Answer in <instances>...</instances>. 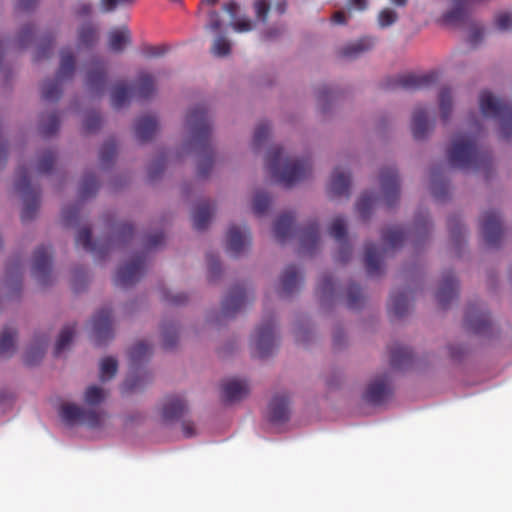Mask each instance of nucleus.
I'll return each instance as SVG.
<instances>
[{
  "instance_id": "nucleus-1",
  "label": "nucleus",
  "mask_w": 512,
  "mask_h": 512,
  "mask_svg": "<svg viewBox=\"0 0 512 512\" xmlns=\"http://www.w3.org/2000/svg\"><path fill=\"white\" fill-rule=\"evenodd\" d=\"M185 123L191 134L192 143L201 154L197 174L199 177H206L213 166V157L209 146L211 124L206 107L204 105H197L190 109Z\"/></svg>"
},
{
  "instance_id": "nucleus-2",
  "label": "nucleus",
  "mask_w": 512,
  "mask_h": 512,
  "mask_svg": "<svg viewBox=\"0 0 512 512\" xmlns=\"http://www.w3.org/2000/svg\"><path fill=\"white\" fill-rule=\"evenodd\" d=\"M447 157L452 167L463 170H488L492 163L491 154L478 147L475 135H457Z\"/></svg>"
},
{
  "instance_id": "nucleus-3",
  "label": "nucleus",
  "mask_w": 512,
  "mask_h": 512,
  "mask_svg": "<svg viewBox=\"0 0 512 512\" xmlns=\"http://www.w3.org/2000/svg\"><path fill=\"white\" fill-rule=\"evenodd\" d=\"M266 169L276 182L289 188L310 175L311 163L308 159L284 157L283 149L274 146L267 153Z\"/></svg>"
},
{
  "instance_id": "nucleus-4",
  "label": "nucleus",
  "mask_w": 512,
  "mask_h": 512,
  "mask_svg": "<svg viewBox=\"0 0 512 512\" xmlns=\"http://www.w3.org/2000/svg\"><path fill=\"white\" fill-rule=\"evenodd\" d=\"M479 106L483 116L499 121L500 137L504 140L510 139L512 137V103L484 90L479 96Z\"/></svg>"
},
{
  "instance_id": "nucleus-5",
  "label": "nucleus",
  "mask_w": 512,
  "mask_h": 512,
  "mask_svg": "<svg viewBox=\"0 0 512 512\" xmlns=\"http://www.w3.org/2000/svg\"><path fill=\"white\" fill-rule=\"evenodd\" d=\"M156 91L155 79L147 72H141L133 88H129L124 82L114 85L111 92V104L113 108L120 109L125 106L134 95L138 99L146 100Z\"/></svg>"
},
{
  "instance_id": "nucleus-6",
  "label": "nucleus",
  "mask_w": 512,
  "mask_h": 512,
  "mask_svg": "<svg viewBox=\"0 0 512 512\" xmlns=\"http://www.w3.org/2000/svg\"><path fill=\"white\" fill-rule=\"evenodd\" d=\"M15 189L22 195L23 209L21 220L31 221L36 217L40 205V191L32 186L26 167L19 166L16 171Z\"/></svg>"
},
{
  "instance_id": "nucleus-7",
  "label": "nucleus",
  "mask_w": 512,
  "mask_h": 512,
  "mask_svg": "<svg viewBox=\"0 0 512 512\" xmlns=\"http://www.w3.org/2000/svg\"><path fill=\"white\" fill-rule=\"evenodd\" d=\"M75 70V57L70 49L61 51L60 67L56 78L47 80L42 85L41 97L47 102H56L62 95L61 81L70 79Z\"/></svg>"
},
{
  "instance_id": "nucleus-8",
  "label": "nucleus",
  "mask_w": 512,
  "mask_h": 512,
  "mask_svg": "<svg viewBox=\"0 0 512 512\" xmlns=\"http://www.w3.org/2000/svg\"><path fill=\"white\" fill-rule=\"evenodd\" d=\"M439 80L438 72L431 71L425 74H402L392 78H388L383 83L385 90H405L415 91L420 89L429 88L436 84Z\"/></svg>"
},
{
  "instance_id": "nucleus-9",
  "label": "nucleus",
  "mask_w": 512,
  "mask_h": 512,
  "mask_svg": "<svg viewBox=\"0 0 512 512\" xmlns=\"http://www.w3.org/2000/svg\"><path fill=\"white\" fill-rule=\"evenodd\" d=\"M254 353L263 359L270 356L277 346L275 323L272 318L264 319L252 336Z\"/></svg>"
},
{
  "instance_id": "nucleus-10",
  "label": "nucleus",
  "mask_w": 512,
  "mask_h": 512,
  "mask_svg": "<svg viewBox=\"0 0 512 512\" xmlns=\"http://www.w3.org/2000/svg\"><path fill=\"white\" fill-rule=\"evenodd\" d=\"M146 270V255H134L128 262L120 266L116 272L114 283L116 286L128 288L137 283Z\"/></svg>"
},
{
  "instance_id": "nucleus-11",
  "label": "nucleus",
  "mask_w": 512,
  "mask_h": 512,
  "mask_svg": "<svg viewBox=\"0 0 512 512\" xmlns=\"http://www.w3.org/2000/svg\"><path fill=\"white\" fill-rule=\"evenodd\" d=\"M60 417L67 425L80 422L95 428L101 424V415L98 412L91 409H82L72 403H66L61 406Z\"/></svg>"
},
{
  "instance_id": "nucleus-12",
  "label": "nucleus",
  "mask_w": 512,
  "mask_h": 512,
  "mask_svg": "<svg viewBox=\"0 0 512 512\" xmlns=\"http://www.w3.org/2000/svg\"><path fill=\"white\" fill-rule=\"evenodd\" d=\"M32 275L43 286L51 282L52 250L50 246H39L33 255Z\"/></svg>"
},
{
  "instance_id": "nucleus-13",
  "label": "nucleus",
  "mask_w": 512,
  "mask_h": 512,
  "mask_svg": "<svg viewBox=\"0 0 512 512\" xmlns=\"http://www.w3.org/2000/svg\"><path fill=\"white\" fill-rule=\"evenodd\" d=\"M481 233L488 247H497L503 235L500 214L495 210L483 213L481 217Z\"/></svg>"
},
{
  "instance_id": "nucleus-14",
  "label": "nucleus",
  "mask_w": 512,
  "mask_h": 512,
  "mask_svg": "<svg viewBox=\"0 0 512 512\" xmlns=\"http://www.w3.org/2000/svg\"><path fill=\"white\" fill-rule=\"evenodd\" d=\"M92 333L96 345H105L113 338L112 310L110 308L100 309L92 319Z\"/></svg>"
},
{
  "instance_id": "nucleus-15",
  "label": "nucleus",
  "mask_w": 512,
  "mask_h": 512,
  "mask_svg": "<svg viewBox=\"0 0 512 512\" xmlns=\"http://www.w3.org/2000/svg\"><path fill=\"white\" fill-rule=\"evenodd\" d=\"M464 324L468 331L478 335L487 334L491 328L490 316L480 304L468 306Z\"/></svg>"
},
{
  "instance_id": "nucleus-16",
  "label": "nucleus",
  "mask_w": 512,
  "mask_h": 512,
  "mask_svg": "<svg viewBox=\"0 0 512 512\" xmlns=\"http://www.w3.org/2000/svg\"><path fill=\"white\" fill-rule=\"evenodd\" d=\"M329 234L339 244V250L335 256L336 261L346 263L352 255V247L347 239L346 221L343 217L337 216L332 220Z\"/></svg>"
},
{
  "instance_id": "nucleus-17",
  "label": "nucleus",
  "mask_w": 512,
  "mask_h": 512,
  "mask_svg": "<svg viewBox=\"0 0 512 512\" xmlns=\"http://www.w3.org/2000/svg\"><path fill=\"white\" fill-rule=\"evenodd\" d=\"M380 185L386 206H394L400 195V182L397 170L393 167L383 168L380 172Z\"/></svg>"
},
{
  "instance_id": "nucleus-18",
  "label": "nucleus",
  "mask_w": 512,
  "mask_h": 512,
  "mask_svg": "<svg viewBox=\"0 0 512 512\" xmlns=\"http://www.w3.org/2000/svg\"><path fill=\"white\" fill-rule=\"evenodd\" d=\"M251 244V235L246 226L231 225L227 232L226 248L234 256L240 255Z\"/></svg>"
},
{
  "instance_id": "nucleus-19",
  "label": "nucleus",
  "mask_w": 512,
  "mask_h": 512,
  "mask_svg": "<svg viewBox=\"0 0 512 512\" xmlns=\"http://www.w3.org/2000/svg\"><path fill=\"white\" fill-rule=\"evenodd\" d=\"M391 387L387 374L372 380L364 393V399L372 405H381L391 395Z\"/></svg>"
},
{
  "instance_id": "nucleus-20",
  "label": "nucleus",
  "mask_w": 512,
  "mask_h": 512,
  "mask_svg": "<svg viewBox=\"0 0 512 512\" xmlns=\"http://www.w3.org/2000/svg\"><path fill=\"white\" fill-rule=\"evenodd\" d=\"M247 303V295L242 285L231 287L228 294L222 301V314L225 317H233Z\"/></svg>"
},
{
  "instance_id": "nucleus-21",
  "label": "nucleus",
  "mask_w": 512,
  "mask_h": 512,
  "mask_svg": "<svg viewBox=\"0 0 512 512\" xmlns=\"http://www.w3.org/2000/svg\"><path fill=\"white\" fill-rule=\"evenodd\" d=\"M303 282L302 275L294 265L287 266L281 274L278 294L282 298H287L299 291Z\"/></svg>"
},
{
  "instance_id": "nucleus-22",
  "label": "nucleus",
  "mask_w": 512,
  "mask_h": 512,
  "mask_svg": "<svg viewBox=\"0 0 512 512\" xmlns=\"http://www.w3.org/2000/svg\"><path fill=\"white\" fill-rule=\"evenodd\" d=\"M458 296V281L452 271L443 274L440 286L436 293V299L439 306L447 308L452 300Z\"/></svg>"
},
{
  "instance_id": "nucleus-23",
  "label": "nucleus",
  "mask_w": 512,
  "mask_h": 512,
  "mask_svg": "<svg viewBox=\"0 0 512 512\" xmlns=\"http://www.w3.org/2000/svg\"><path fill=\"white\" fill-rule=\"evenodd\" d=\"M107 81L106 65L103 61L95 60L89 65L86 85L91 92H102Z\"/></svg>"
},
{
  "instance_id": "nucleus-24",
  "label": "nucleus",
  "mask_w": 512,
  "mask_h": 512,
  "mask_svg": "<svg viewBox=\"0 0 512 512\" xmlns=\"http://www.w3.org/2000/svg\"><path fill=\"white\" fill-rule=\"evenodd\" d=\"M187 411L185 399L179 395L167 396L161 408V416L164 421L177 420Z\"/></svg>"
},
{
  "instance_id": "nucleus-25",
  "label": "nucleus",
  "mask_w": 512,
  "mask_h": 512,
  "mask_svg": "<svg viewBox=\"0 0 512 512\" xmlns=\"http://www.w3.org/2000/svg\"><path fill=\"white\" fill-rule=\"evenodd\" d=\"M249 393L246 381L240 379H228L222 383V399L226 403L242 400Z\"/></svg>"
},
{
  "instance_id": "nucleus-26",
  "label": "nucleus",
  "mask_w": 512,
  "mask_h": 512,
  "mask_svg": "<svg viewBox=\"0 0 512 512\" xmlns=\"http://www.w3.org/2000/svg\"><path fill=\"white\" fill-rule=\"evenodd\" d=\"M351 174L339 167L335 168L329 183L328 192L332 197H348L350 194Z\"/></svg>"
},
{
  "instance_id": "nucleus-27",
  "label": "nucleus",
  "mask_w": 512,
  "mask_h": 512,
  "mask_svg": "<svg viewBox=\"0 0 512 512\" xmlns=\"http://www.w3.org/2000/svg\"><path fill=\"white\" fill-rule=\"evenodd\" d=\"M385 253V249H379L374 243H367L365 245L364 265L369 276L381 274V261Z\"/></svg>"
},
{
  "instance_id": "nucleus-28",
  "label": "nucleus",
  "mask_w": 512,
  "mask_h": 512,
  "mask_svg": "<svg viewBox=\"0 0 512 512\" xmlns=\"http://www.w3.org/2000/svg\"><path fill=\"white\" fill-rule=\"evenodd\" d=\"M76 245L81 246L87 252L96 253L101 257L108 253L113 246V241H109L105 245H99L92 241L91 229L83 227L77 233Z\"/></svg>"
},
{
  "instance_id": "nucleus-29",
  "label": "nucleus",
  "mask_w": 512,
  "mask_h": 512,
  "mask_svg": "<svg viewBox=\"0 0 512 512\" xmlns=\"http://www.w3.org/2000/svg\"><path fill=\"white\" fill-rule=\"evenodd\" d=\"M290 415L289 399L286 395H275L269 404V421L282 424L288 421Z\"/></svg>"
},
{
  "instance_id": "nucleus-30",
  "label": "nucleus",
  "mask_w": 512,
  "mask_h": 512,
  "mask_svg": "<svg viewBox=\"0 0 512 512\" xmlns=\"http://www.w3.org/2000/svg\"><path fill=\"white\" fill-rule=\"evenodd\" d=\"M411 129L413 137L416 140L425 139L431 131L432 125L428 121V112L425 107L419 106L415 108L412 116Z\"/></svg>"
},
{
  "instance_id": "nucleus-31",
  "label": "nucleus",
  "mask_w": 512,
  "mask_h": 512,
  "mask_svg": "<svg viewBox=\"0 0 512 512\" xmlns=\"http://www.w3.org/2000/svg\"><path fill=\"white\" fill-rule=\"evenodd\" d=\"M299 239L303 252L312 254L318 247L320 241L318 223L316 221L310 222L306 227L301 229Z\"/></svg>"
},
{
  "instance_id": "nucleus-32",
  "label": "nucleus",
  "mask_w": 512,
  "mask_h": 512,
  "mask_svg": "<svg viewBox=\"0 0 512 512\" xmlns=\"http://www.w3.org/2000/svg\"><path fill=\"white\" fill-rule=\"evenodd\" d=\"M214 205L210 201H201L193 211V227L197 231H202L208 227L214 213Z\"/></svg>"
},
{
  "instance_id": "nucleus-33",
  "label": "nucleus",
  "mask_w": 512,
  "mask_h": 512,
  "mask_svg": "<svg viewBox=\"0 0 512 512\" xmlns=\"http://www.w3.org/2000/svg\"><path fill=\"white\" fill-rule=\"evenodd\" d=\"M158 128L156 117L151 115L142 116L135 124V136L140 142H146L153 138Z\"/></svg>"
},
{
  "instance_id": "nucleus-34",
  "label": "nucleus",
  "mask_w": 512,
  "mask_h": 512,
  "mask_svg": "<svg viewBox=\"0 0 512 512\" xmlns=\"http://www.w3.org/2000/svg\"><path fill=\"white\" fill-rule=\"evenodd\" d=\"M409 294L410 291L407 289L393 291L390 296L389 313L397 318L404 316L409 309Z\"/></svg>"
},
{
  "instance_id": "nucleus-35",
  "label": "nucleus",
  "mask_w": 512,
  "mask_h": 512,
  "mask_svg": "<svg viewBox=\"0 0 512 512\" xmlns=\"http://www.w3.org/2000/svg\"><path fill=\"white\" fill-rule=\"evenodd\" d=\"M295 217L290 213L280 215L274 223V236L279 243H284L294 229Z\"/></svg>"
},
{
  "instance_id": "nucleus-36",
  "label": "nucleus",
  "mask_w": 512,
  "mask_h": 512,
  "mask_svg": "<svg viewBox=\"0 0 512 512\" xmlns=\"http://www.w3.org/2000/svg\"><path fill=\"white\" fill-rule=\"evenodd\" d=\"M374 44V38L365 36L342 48L340 55L344 58L354 59L360 56L362 53L369 51L374 46Z\"/></svg>"
},
{
  "instance_id": "nucleus-37",
  "label": "nucleus",
  "mask_w": 512,
  "mask_h": 512,
  "mask_svg": "<svg viewBox=\"0 0 512 512\" xmlns=\"http://www.w3.org/2000/svg\"><path fill=\"white\" fill-rule=\"evenodd\" d=\"M389 349L390 365L392 368L403 369L411 363L412 352L408 347L395 343Z\"/></svg>"
},
{
  "instance_id": "nucleus-38",
  "label": "nucleus",
  "mask_w": 512,
  "mask_h": 512,
  "mask_svg": "<svg viewBox=\"0 0 512 512\" xmlns=\"http://www.w3.org/2000/svg\"><path fill=\"white\" fill-rule=\"evenodd\" d=\"M130 42V31L127 27L114 29L109 33V48L114 52H122Z\"/></svg>"
},
{
  "instance_id": "nucleus-39",
  "label": "nucleus",
  "mask_w": 512,
  "mask_h": 512,
  "mask_svg": "<svg viewBox=\"0 0 512 512\" xmlns=\"http://www.w3.org/2000/svg\"><path fill=\"white\" fill-rule=\"evenodd\" d=\"M16 330L5 327L0 334V357L8 358L15 352Z\"/></svg>"
},
{
  "instance_id": "nucleus-40",
  "label": "nucleus",
  "mask_w": 512,
  "mask_h": 512,
  "mask_svg": "<svg viewBox=\"0 0 512 512\" xmlns=\"http://www.w3.org/2000/svg\"><path fill=\"white\" fill-rule=\"evenodd\" d=\"M407 237L406 230L398 226L387 228L382 233L383 242L392 249L400 247Z\"/></svg>"
},
{
  "instance_id": "nucleus-41",
  "label": "nucleus",
  "mask_w": 512,
  "mask_h": 512,
  "mask_svg": "<svg viewBox=\"0 0 512 512\" xmlns=\"http://www.w3.org/2000/svg\"><path fill=\"white\" fill-rule=\"evenodd\" d=\"M48 339L47 337H42L35 341V344L32 345L25 353L24 361L27 365H35L37 364L44 356L45 348L47 346Z\"/></svg>"
},
{
  "instance_id": "nucleus-42",
  "label": "nucleus",
  "mask_w": 512,
  "mask_h": 512,
  "mask_svg": "<svg viewBox=\"0 0 512 512\" xmlns=\"http://www.w3.org/2000/svg\"><path fill=\"white\" fill-rule=\"evenodd\" d=\"M152 354V346L145 341L135 343L129 351L130 360L133 366L147 360Z\"/></svg>"
},
{
  "instance_id": "nucleus-43",
  "label": "nucleus",
  "mask_w": 512,
  "mask_h": 512,
  "mask_svg": "<svg viewBox=\"0 0 512 512\" xmlns=\"http://www.w3.org/2000/svg\"><path fill=\"white\" fill-rule=\"evenodd\" d=\"M59 126L60 120L57 112L41 116L39 128L44 136H51L55 134L58 131Z\"/></svg>"
},
{
  "instance_id": "nucleus-44",
  "label": "nucleus",
  "mask_w": 512,
  "mask_h": 512,
  "mask_svg": "<svg viewBox=\"0 0 512 512\" xmlns=\"http://www.w3.org/2000/svg\"><path fill=\"white\" fill-rule=\"evenodd\" d=\"M378 197L374 193H363L356 204V210L362 219L369 218L372 208L377 202Z\"/></svg>"
},
{
  "instance_id": "nucleus-45",
  "label": "nucleus",
  "mask_w": 512,
  "mask_h": 512,
  "mask_svg": "<svg viewBox=\"0 0 512 512\" xmlns=\"http://www.w3.org/2000/svg\"><path fill=\"white\" fill-rule=\"evenodd\" d=\"M76 325H66L62 328L55 344V355L60 356L61 353L70 345L75 334Z\"/></svg>"
},
{
  "instance_id": "nucleus-46",
  "label": "nucleus",
  "mask_w": 512,
  "mask_h": 512,
  "mask_svg": "<svg viewBox=\"0 0 512 512\" xmlns=\"http://www.w3.org/2000/svg\"><path fill=\"white\" fill-rule=\"evenodd\" d=\"M452 92L448 87H443L439 92V109L444 122L448 121L452 112Z\"/></svg>"
},
{
  "instance_id": "nucleus-47",
  "label": "nucleus",
  "mask_w": 512,
  "mask_h": 512,
  "mask_svg": "<svg viewBox=\"0 0 512 512\" xmlns=\"http://www.w3.org/2000/svg\"><path fill=\"white\" fill-rule=\"evenodd\" d=\"M99 188V183L96 177L92 174H86L81 182L79 188V196L82 200L93 197Z\"/></svg>"
},
{
  "instance_id": "nucleus-48",
  "label": "nucleus",
  "mask_w": 512,
  "mask_h": 512,
  "mask_svg": "<svg viewBox=\"0 0 512 512\" xmlns=\"http://www.w3.org/2000/svg\"><path fill=\"white\" fill-rule=\"evenodd\" d=\"M56 160L53 150H45L38 156L36 170L39 174H48L52 171Z\"/></svg>"
},
{
  "instance_id": "nucleus-49",
  "label": "nucleus",
  "mask_w": 512,
  "mask_h": 512,
  "mask_svg": "<svg viewBox=\"0 0 512 512\" xmlns=\"http://www.w3.org/2000/svg\"><path fill=\"white\" fill-rule=\"evenodd\" d=\"M163 347L167 350L175 347L178 340L177 327L174 323H163L161 326Z\"/></svg>"
},
{
  "instance_id": "nucleus-50",
  "label": "nucleus",
  "mask_w": 512,
  "mask_h": 512,
  "mask_svg": "<svg viewBox=\"0 0 512 512\" xmlns=\"http://www.w3.org/2000/svg\"><path fill=\"white\" fill-rule=\"evenodd\" d=\"M364 300L361 288L357 284L351 283L347 288V306L350 309H359L363 306Z\"/></svg>"
},
{
  "instance_id": "nucleus-51",
  "label": "nucleus",
  "mask_w": 512,
  "mask_h": 512,
  "mask_svg": "<svg viewBox=\"0 0 512 512\" xmlns=\"http://www.w3.org/2000/svg\"><path fill=\"white\" fill-rule=\"evenodd\" d=\"M117 145L114 139H109L104 142L100 149L99 159L103 166L107 167L113 163L116 156Z\"/></svg>"
},
{
  "instance_id": "nucleus-52",
  "label": "nucleus",
  "mask_w": 512,
  "mask_h": 512,
  "mask_svg": "<svg viewBox=\"0 0 512 512\" xmlns=\"http://www.w3.org/2000/svg\"><path fill=\"white\" fill-rule=\"evenodd\" d=\"M118 369V363L113 357H105L100 364V378L102 381L112 379Z\"/></svg>"
},
{
  "instance_id": "nucleus-53",
  "label": "nucleus",
  "mask_w": 512,
  "mask_h": 512,
  "mask_svg": "<svg viewBox=\"0 0 512 512\" xmlns=\"http://www.w3.org/2000/svg\"><path fill=\"white\" fill-rule=\"evenodd\" d=\"M79 44L83 46H91L97 40V30L92 24H84L81 26L78 35Z\"/></svg>"
},
{
  "instance_id": "nucleus-54",
  "label": "nucleus",
  "mask_w": 512,
  "mask_h": 512,
  "mask_svg": "<svg viewBox=\"0 0 512 512\" xmlns=\"http://www.w3.org/2000/svg\"><path fill=\"white\" fill-rule=\"evenodd\" d=\"M211 52L218 57H225L231 52V43L224 35H218L211 47Z\"/></svg>"
},
{
  "instance_id": "nucleus-55",
  "label": "nucleus",
  "mask_w": 512,
  "mask_h": 512,
  "mask_svg": "<svg viewBox=\"0 0 512 512\" xmlns=\"http://www.w3.org/2000/svg\"><path fill=\"white\" fill-rule=\"evenodd\" d=\"M457 4L444 15V20L450 24L460 23L465 20L467 11L461 4V1H456Z\"/></svg>"
},
{
  "instance_id": "nucleus-56",
  "label": "nucleus",
  "mask_w": 512,
  "mask_h": 512,
  "mask_svg": "<svg viewBox=\"0 0 512 512\" xmlns=\"http://www.w3.org/2000/svg\"><path fill=\"white\" fill-rule=\"evenodd\" d=\"M398 20L397 12L392 8L382 9L377 16L378 26L382 29L392 26Z\"/></svg>"
},
{
  "instance_id": "nucleus-57",
  "label": "nucleus",
  "mask_w": 512,
  "mask_h": 512,
  "mask_svg": "<svg viewBox=\"0 0 512 512\" xmlns=\"http://www.w3.org/2000/svg\"><path fill=\"white\" fill-rule=\"evenodd\" d=\"M271 204L270 197L264 192H257L253 199V212L257 216L263 215Z\"/></svg>"
},
{
  "instance_id": "nucleus-58",
  "label": "nucleus",
  "mask_w": 512,
  "mask_h": 512,
  "mask_svg": "<svg viewBox=\"0 0 512 512\" xmlns=\"http://www.w3.org/2000/svg\"><path fill=\"white\" fill-rule=\"evenodd\" d=\"M437 176V171L433 170L431 173L432 194L437 200L442 201L448 195V184L444 181H438Z\"/></svg>"
},
{
  "instance_id": "nucleus-59",
  "label": "nucleus",
  "mask_w": 512,
  "mask_h": 512,
  "mask_svg": "<svg viewBox=\"0 0 512 512\" xmlns=\"http://www.w3.org/2000/svg\"><path fill=\"white\" fill-rule=\"evenodd\" d=\"M270 134V125L267 122H260L253 135V146L259 148Z\"/></svg>"
},
{
  "instance_id": "nucleus-60",
  "label": "nucleus",
  "mask_w": 512,
  "mask_h": 512,
  "mask_svg": "<svg viewBox=\"0 0 512 512\" xmlns=\"http://www.w3.org/2000/svg\"><path fill=\"white\" fill-rule=\"evenodd\" d=\"M34 27L33 25H25L21 28L16 38V43L19 48L27 47L33 40Z\"/></svg>"
},
{
  "instance_id": "nucleus-61",
  "label": "nucleus",
  "mask_w": 512,
  "mask_h": 512,
  "mask_svg": "<svg viewBox=\"0 0 512 512\" xmlns=\"http://www.w3.org/2000/svg\"><path fill=\"white\" fill-rule=\"evenodd\" d=\"M322 298L330 297L335 292V282L330 275H324L317 288Z\"/></svg>"
},
{
  "instance_id": "nucleus-62",
  "label": "nucleus",
  "mask_w": 512,
  "mask_h": 512,
  "mask_svg": "<svg viewBox=\"0 0 512 512\" xmlns=\"http://www.w3.org/2000/svg\"><path fill=\"white\" fill-rule=\"evenodd\" d=\"M101 123L100 114L96 111H92L86 115L83 127L87 133H93L100 128Z\"/></svg>"
},
{
  "instance_id": "nucleus-63",
  "label": "nucleus",
  "mask_w": 512,
  "mask_h": 512,
  "mask_svg": "<svg viewBox=\"0 0 512 512\" xmlns=\"http://www.w3.org/2000/svg\"><path fill=\"white\" fill-rule=\"evenodd\" d=\"M104 400V391L98 386H90L85 392V401L89 405H96Z\"/></svg>"
},
{
  "instance_id": "nucleus-64",
  "label": "nucleus",
  "mask_w": 512,
  "mask_h": 512,
  "mask_svg": "<svg viewBox=\"0 0 512 512\" xmlns=\"http://www.w3.org/2000/svg\"><path fill=\"white\" fill-rule=\"evenodd\" d=\"M133 226L129 223H121L116 229V241L120 243L128 242L133 236Z\"/></svg>"
}]
</instances>
